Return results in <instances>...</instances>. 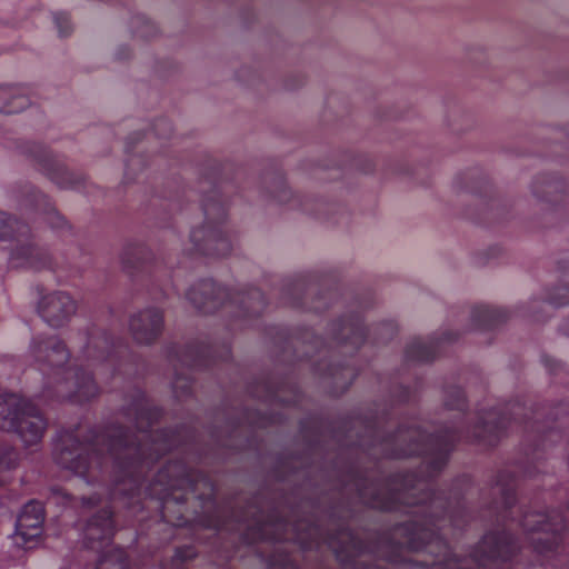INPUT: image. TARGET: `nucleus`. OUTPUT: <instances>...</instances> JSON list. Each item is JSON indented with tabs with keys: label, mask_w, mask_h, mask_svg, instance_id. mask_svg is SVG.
I'll use <instances>...</instances> for the list:
<instances>
[{
	"label": "nucleus",
	"mask_w": 569,
	"mask_h": 569,
	"mask_svg": "<svg viewBox=\"0 0 569 569\" xmlns=\"http://www.w3.org/2000/svg\"><path fill=\"white\" fill-rule=\"evenodd\" d=\"M19 451L7 445H0V487L11 480V473L19 467Z\"/></svg>",
	"instance_id": "nucleus-19"
},
{
	"label": "nucleus",
	"mask_w": 569,
	"mask_h": 569,
	"mask_svg": "<svg viewBox=\"0 0 569 569\" xmlns=\"http://www.w3.org/2000/svg\"><path fill=\"white\" fill-rule=\"evenodd\" d=\"M382 329L388 330V331H390V332H392V330H393V329H392V327H391L390 325H383V326H382Z\"/></svg>",
	"instance_id": "nucleus-38"
},
{
	"label": "nucleus",
	"mask_w": 569,
	"mask_h": 569,
	"mask_svg": "<svg viewBox=\"0 0 569 569\" xmlns=\"http://www.w3.org/2000/svg\"><path fill=\"white\" fill-rule=\"evenodd\" d=\"M439 341L435 338H413L406 348L408 361L427 362L433 360L438 353Z\"/></svg>",
	"instance_id": "nucleus-16"
},
{
	"label": "nucleus",
	"mask_w": 569,
	"mask_h": 569,
	"mask_svg": "<svg viewBox=\"0 0 569 569\" xmlns=\"http://www.w3.org/2000/svg\"><path fill=\"white\" fill-rule=\"evenodd\" d=\"M187 299L200 312L216 311L227 298L226 289L220 288L212 280H201L187 291Z\"/></svg>",
	"instance_id": "nucleus-10"
},
{
	"label": "nucleus",
	"mask_w": 569,
	"mask_h": 569,
	"mask_svg": "<svg viewBox=\"0 0 569 569\" xmlns=\"http://www.w3.org/2000/svg\"><path fill=\"white\" fill-rule=\"evenodd\" d=\"M10 264L13 268L42 269L50 266V258L42 249L21 243L11 251Z\"/></svg>",
	"instance_id": "nucleus-13"
},
{
	"label": "nucleus",
	"mask_w": 569,
	"mask_h": 569,
	"mask_svg": "<svg viewBox=\"0 0 569 569\" xmlns=\"http://www.w3.org/2000/svg\"><path fill=\"white\" fill-rule=\"evenodd\" d=\"M50 178L61 188H72L73 181L67 170H58L50 172Z\"/></svg>",
	"instance_id": "nucleus-29"
},
{
	"label": "nucleus",
	"mask_w": 569,
	"mask_h": 569,
	"mask_svg": "<svg viewBox=\"0 0 569 569\" xmlns=\"http://www.w3.org/2000/svg\"><path fill=\"white\" fill-rule=\"evenodd\" d=\"M545 365L549 368L550 371L555 372L559 363L551 359V358H545Z\"/></svg>",
	"instance_id": "nucleus-31"
},
{
	"label": "nucleus",
	"mask_w": 569,
	"mask_h": 569,
	"mask_svg": "<svg viewBox=\"0 0 569 569\" xmlns=\"http://www.w3.org/2000/svg\"><path fill=\"white\" fill-rule=\"evenodd\" d=\"M128 558L122 549H112L102 556L96 566L86 569H128Z\"/></svg>",
	"instance_id": "nucleus-22"
},
{
	"label": "nucleus",
	"mask_w": 569,
	"mask_h": 569,
	"mask_svg": "<svg viewBox=\"0 0 569 569\" xmlns=\"http://www.w3.org/2000/svg\"><path fill=\"white\" fill-rule=\"evenodd\" d=\"M0 430L16 432L26 447H31L42 440L47 420L30 401L9 395L0 401Z\"/></svg>",
	"instance_id": "nucleus-5"
},
{
	"label": "nucleus",
	"mask_w": 569,
	"mask_h": 569,
	"mask_svg": "<svg viewBox=\"0 0 569 569\" xmlns=\"http://www.w3.org/2000/svg\"><path fill=\"white\" fill-rule=\"evenodd\" d=\"M366 337L367 329L359 318H352L338 323L337 339L343 342H350L356 348H359Z\"/></svg>",
	"instance_id": "nucleus-17"
},
{
	"label": "nucleus",
	"mask_w": 569,
	"mask_h": 569,
	"mask_svg": "<svg viewBox=\"0 0 569 569\" xmlns=\"http://www.w3.org/2000/svg\"><path fill=\"white\" fill-rule=\"evenodd\" d=\"M54 496H62L66 500L71 501V496H69L67 492H64L62 489H54L53 490Z\"/></svg>",
	"instance_id": "nucleus-33"
},
{
	"label": "nucleus",
	"mask_w": 569,
	"mask_h": 569,
	"mask_svg": "<svg viewBox=\"0 0 569 569\" xmlns=\"http://www.w3.org/2000/svg\"><path fill=\"white\" fill-rule=\"evenodd\" d=\"M173 390L177 393V396H182L189 392L190 390V382L188 379H180L177 377L176 381L173 382Z\"/></svg>",
	"instance_id": "nucleus-30"
},
{
	"label": "nucleus",
	"mask_w": 569,
	"mask_h": 569,
	"mask_svg": "<svg viewBox=\"0 0 569 569\" xmlns=\"http://www.w3.org/2000/svg\"><path fill=\"white\" fill-rule=\"evenodd\" d=\"M208 347L192 345L188 346L183 351L176 352L177 361L189 368H200L207 366Z\"/></svg>",
	"instance_id": "nucleus-20"
},
{
	"label": "nucleus",
	"mask_w": 569,
	"mask_h": 569,
	"mask_svg": "<svg viewBox=\"0 0 569 569\" xmlns=\"http://www.w3.org/2000/svg\"><path fill=\"white\" fill-rule=\"evenodd\" d=\"M29 104V99L24 94H14L12 96L10 102L6 104L1 112L11 114V113H18L22 110H24Z\"/></svg>",
	"instance_id": "nucleus-27"
},
{
	"label": "nucleus",
	"mask_w": 569,
	"mask_h": 569,
	"mask_svg": "<svg viewBox=\"0 0 569 569\" xmlns=\"http://www.w3.org/2000/svg\"><path fill=\"white\" fill-rule=\"evenodd\" d=\"M13 224L17 227V232L19 237H27L29 233L28 226L20 223L17 219L7 218L6 213L0 212V234L8 236V232L4 230L6 228H13Z\"/></svg>",
	"instance_id": "nucleus-26"
},
{
	"label": "nucleus",
	"mask_w": 569,
	"mask_h": 569,
	"mask_svg": "<svg viewBox=\"0 0 569 569\" xmlns=\"http://www.w3.org/2000/svg\"><path fill=\"white\" fill-rule=\"evenodd\" d=\"M44 522V507L40 501L31 500L20 511L14 531V541L26 547L42 533Z\"/></svg>",
	"instance_id": "nucleus-8"
},
{
	"label": "nucleus",
	"mask_w": 569,
	"mask_h": 569,
	"mask_svg": "<svg viewBox=\"0 0 569 569\" xmlns=\"http://www.w3.org/2000/svg\"><path fill=\"white\" fill-rule=\"evenodd\" d=\"M561 183L553 179L542 177L533 182L532 191L537 197L547 198L551 193L559 192Z\"/></svg>",
	"instance_id": "nucleus-23"
},
{
	"label": "nucleus",
	"mask_w": 569,
	"mask_h": 569,
	"mask_svg": "<svg viewBox=\"0 0 569 569\" xmlns=\"http://www.w3.org/2000/svg\"><path fill=\"white\" fill-rule=\"evenodd\" d=\"M4 96V91L0 89V97L2 98Z\"/></svg>",
	"instance_id": "nucleus-43"
},
{
	"label": "nucleus",
	"mask_w": 569,
	"mask_h": 569,
	"mask_svg": "<svg viewBox=\"0 0 569 569\" xmlns=\"http://www.w3.org/2000/svg\"><path fill=\"white\" fill-rule=\"evenodd\" d=\"M129 329L138 343L151 345L162 332L163 313L157 308L143 309L131 316Z\"/></svg>",
	"instance_id": "nucleus-9"
},
{
	"label": "nucleus",
	"mask_w": 569,
	"mask_h": 569,
	"mask_svg": "<svg viewBox=\"0 0 569 569\" xmlns=\"http://www.w3.org/2000/svg\"><path fill=\"white\" fill-rule=\"evenodd\" d=\"M76 301L63 291L43 296L38 305L39 315L52 328H60L66 325L76 313Z\"/></svg>",
	"instance_id": "nucleus-7"
},
{
	"label": "nucleus",
	"mask_w": 569,
	"mask_h": 569,
	"mask_svg": "<svg viewBox=\"0 0 569 569\" xmlns=\"http://www.w3.org/2000/svg\"><path fill=\"white\" fill-rule=\"evenodd\" d=\"M248 420H249V422H250L251 425H254V426H258V427H262V426H264V423H263V422L253 421V420H251V419H249V418H248Z\"/></svg>",
	"instance_id": "nucleus-37"
},
{
	"label": "nucleus",
	"mask_w": 569,
	"mask_h": 569,
	"mask_svg": "<svg viewBox=\"0 0 569 569\" xmlns=\"http://www.w3.org/2000/svg\"><path fill=\"white\" fill-rule=\"evenodd\" d=\"M561 330H562L567 336H569V329L566 327V325H563V326L561 327Z\"/></svg>",
	"instance_id": "nucleus-39"
},
{
	"label": "nucleus",
	"mask_w": 569,
	"mask_h": 569,
	"mask_svg": "<svg viewBox=\"0 0 569 569\" xmlns=\"http://www.w3.org/2000/svg\"><path fill=\"white\" fill-rule=\"evenodd\" d=\"M243 309V311L251 316H258L266 307V301L262 292L259 289H250L246 293H241L232 298Z\"/></svg>",
	"instance_id": "nucleus-21"
},
{
	"label": "nucleus",
	"mask_w": 569,
	"mask_h": 569,
	"mask_svg": "<svg viewBox=\"0 0 569 569\" xmlns=\"http://www.w3.org/2000/svg\"><path fill=\"white\" fill-rule=\"evenodd\" d=\"M446 407L449 409L463 410L466 407L465 393L460 388H451L446 393Z\"/></svg>",
	"instance_id": "nucleus-25"
},
{
	"label": "nucleus",
	"mask_w": 569,
	"mask_h": 569,
	"mask_svg": "<svg viewBox=\"0 0 569 569\" xmlns=\"http://www.w3.org/2000/svg\"><path fill=\"white\" fill-rule=\"evenodd\" d=\"M23 206L26 208L33 207L37 211L44 216V219L53 227L60 228L63 226V218L56 211L53 206L50 203L47 196L41 193L40 191L30 188L28 191V196L23 200Z\"/></svg>",
	"instance_id": "nucleus-15"
},
{
	"label": "nucleus",
	"mask_w": 569,
	"mask_h": 569,
	"mask_svg": "<svg viewBox=\"0 0 569 569\" xmlns=\"http://www.w3.org/2000/svg\"><path fill=\"white\" fill-rule=\"evenodd\" d=\"M519 525L540 565L550 566L551 569H569V562L563 558L567 521L560 511H526Z\"/></svg>",
	"instance_id": "nucleus-4"
},
{
	"label": "nucleus",
	"mask_w": 569,
	"mask_h": 569,
	"mask_svg": "<svg viewBox=\"0 0 569 569\" xmlns=\"http://www.w3.org/2000/svg\"><path fill=\"white\" fill-rule=\"evenodd\" d=\"M114 532L112 511L103 508L92 516L84 529V540L88 548L99 550L107 545Z\"/></svg>",
	"instance_id": "nucleus-11"
},
{
	"label": "nucleus",
	"mask_w": 569,
	"mask_h": 569,
	"mask_svg": "<svg viewBox=\"0 0 569 569\" xmlns=\"http://www.w3.org/2000/svg\"><path fill=\"white\" fill-rule=\"evenodd\" d=\"M70 357L66 342L56 335L33 336L28 349L31 363L48 377V393L81 405L98 397L100 389L90 372L78 366L66 367Z\"/></svg>",
	"instance_id": "nucleus-3"
},
{
	"label": "nucleus",
	"mask_w": 569,
	"mask_h": 569,
	"mask_svg": "<svg viewBox=\"0 0 569 569\" xmlns=\"http://www.w3.org/2000/svg\"><path fill=\"white\" fill-rule=\"evenodd\" d=\"M160 128L169 129L170 130V123L166 120H160L156 124V130L158 131Z\"/></svg>",
	"instance_id": "nucleus-34"
},
{
	"label": "nucleus",
	"mask_w": 569,
	"mask_h": 569,
	"mask_svg": "<svg viewBox=\"0 0 569 569\" xmlns=\"http://www.w3.org/2000/svg\"><path fill=\"white\" fill-rule=\"evenodd\" d=\"M372 437L370 446L379 447L383 457L426 456L419 477L407 472L376 481L358 478L353 483L362 503L375 509L410 513L412 519L409 522L375 537L373 546L365 547L349 528L323 532L316 523L268 519L266 540H293L305 549L328 545L342 569H388L385 565H370L378 557L388 565L423 569H512L517 546L506 528V519L515 513L516 483L512 472L501 471L491 489L499 500L495 499L490 509L496 513L498 523L502 522V530L489 531L471 557L460 559L451 555L440 532L449 525L461 528L467 517L465 506L457 497L451 500L442 493L426 491L429 479L445 468L453 443L460 437L451 429L427 435L416 426L401 427L383 439L376 433ZM267 569H297V565L279 547L269 558Z\"/></svg>",
	"instance_id": "nucleus-1"
},
{
	"label": "nucleus",
	"mask_w": 569,
	"mask_h": 569,
	"mask_svg": "<svg viewBox=\"0 0 569 569\" xmlns=\"http://www.w3.org/2000/svg\"><path fill=\"white\" fill-rule=\"evenodd\" d=\"M9 395H0V401H3Z\"/></svg>",
	"instance_id": "nucleus-41"
},
{
	"label": "nucleus",
	"mask_w": 569,
	"mask_h": 569,
	"mask_svg": "<svg viewBox=\"0 0 569 569\" xmlns=\"http://www.w3.org/2000/svg\"><path fill=\"white\" fill-rule=\"evenodd\" d=\"M100 500V497L98 496H92V497H88V498H82V505L83 506H91V505H96L98 501Z\"/></svg>",
	"instance_id": "nucleus-32"
},
{
	"label": "nucleus",
	"mask_w": 569,
	"mask_h": 569,
	"mask_svg": "<svg viewBox=\"0 0 569 569\" xmlns=\"http://www.w3.org/2000/svg\"><path fill=\"white\" fill-rule=\"evenodd\" d=\"M472 321L478 328H491L508 317L507 312L499 308L489 306H477L472 310Z\"/></svg>",
	"instance_id": "nucleus-18"
},
{
	"label": "nucleus",
	"mask_w": 569,
	"mask_h": 569,
	"mask_svg": "<svg viewBox=\"0 0 569 569\" xmlns=\"http://www.w3.org/2000/svg\"><path fill=\"white\" fill-rule=\"evenodd\" d=\"M141 252V249L140 248H133V252L132 254H139Z\"/></svg>",
	"instance_id": "nucleus-40"
},
{
	"label": "nucleus",
	"mask_w": 569,
	"mask_h": 569,
	"mask_svg": "<svg viewBox=\"0 0 569 569\" xmlns=\"http://www.w3.org/2000/svg\"><path fill=\"white\" fill-rule=\"evenodd\" d=\"M112 343L107 332L100 329H92L88 332L87 342L83 347V357L92 363L111 361Z\"/></svg>",
	"instance_id": "nucleus-14"
},
{
	"label": "nucleus",
	"mask_w": 569,
	"mask_h": 569,
	"mask_svg": "<svg viewBox=\"0 0 569 569\" xmlns=\"http://www.w3.org/2000/svg\"><path fill=\"white\" fill-rule=\"evenodd\" d=\"M160 416L161 411L150 403L141 390L136 389L116 422L101 430L87 429L83 441L80 440L84 433L83 426L61 431L53 459L87 483L100 480L110 468L112 487L108 495L111 501H123L124 507L131 508L140 502L142 495L156 498L161 501L162 518L174 526H182L184 519L179 516L173 521L170 510L172 505L186 502L187 491H196L194 476L186 465L170 461L144 485V476L152 465L181 445L179 432L151 433Z\"/></svg>",
	"instance_id": "nucleus-2"
},
{
	"label": "nucleus",
	"mask_w": 569,
	"mask_h": 569,
	"mask_svg": "<svg viewBox=\"0 0 569 569\" xmlns=\"http://www.w3.org/2000/svg\"><path fill=\"white\" fill-rule=\"evenodd\" d=\"M204 224L193 229L190 240L196 252L208 257H226L231 252L232 242L222 228L226 209L218 199L217 192L203 200Z\"/></svg>",
	"instance_id": "nucleus-6"
},
{
	"label": "nucleus",
	"mask_w": 569,
	"mask_h": 569,
	"mask_svg": "<svg viewBox=\"0 0 569 569\" xmlns=\"http://www.w3.org/2000/svg\"><path fill=\"white\" fill-rule=\"evenodd\" d=\"M130 252H126L124 256H123V264L126 266V268H130L131 266V259H130Z\"/></svg>",
	"instance_id": "nucleus-35"
},
{
	"label": "nucleus",
	"mask_w": 569,
	"mask_h": 569,
	"mask_svg": "<svg viewBox=\"0 0 569 569\" xmlns=\"http://www.w3.org/2000/svg\"><path fill=\"white\" fill-rule=\"evenodd\" d=\"M557 303H558V305H566V303H569V299H568V300H566V301H559V302H557Z\"/></svg>",
	"instance_id": "nucleus-42"
},
{
	"label": "nucleus",
	"mask_w": 569,
	"mask_h": 569,
	"mask_svg": "<svg viewBox=\"0 0 569 569\" xmlns=\"http://www.w3.org/2000/svg\"><path fill=\"white\" fill-rule=\"evenodd\" d=\"M54 23L58 28L60 37H67L72 31V26L70 22V18L67 13H56L54 14Z\"/></svg>",
	"instance_id": "nucleus-28"
},
{
	"label": "nucleus",
	"mask_w": 569,
	"mask_h": 569,
	"mask_svg": "<svg viewBox=\"0 0 569 569\" xmlns=\"http://www.w3.org/2000/svg\"><path fill=\"white\" fill-rule=\"evenodd\" d=\"M133 32L141 38H150L157 33V28L149 19L142 14H137L132 19Z\"/></svg>",
	"instance_id": "nucleus-24"
},
{
	"label": "nucleus",
	"mask_w": 569,
	"mask_h": 569,
	"mask_svg": "<svg viewBox=\"0 0 569 569\" xmlns=\"http://www.w3.org/2000/svg\"><path fill=\"white\" fill-rule=\"evenodd\" d=\"M480 419V423L472 430V436H467V438H471L486 446H495L503 429L507 428L508 419L505 416H500L496 410L486 412Z\"/></svg>",
	"instance_id": "nucleus-12"
},
{
	"label": "nucleus",
	"mask_w": 569,
	"mask_h": 569,
	"mask_svg": "<svg viewBox=\"0 0 569 569\" xmlns=\"http://www.w3.org/2000/svg\"><path fill=\"white\" fill-rule=\"evenodd\" d=\"M511 410L512 413L518 415L520 411H522V407L520 405H515Z\"/></svg>",
	"instance_id": "nucleus-36"
}]
</instances>
